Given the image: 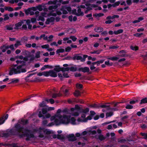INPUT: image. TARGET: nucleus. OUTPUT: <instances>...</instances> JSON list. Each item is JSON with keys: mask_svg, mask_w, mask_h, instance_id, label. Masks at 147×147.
<instances>
[{"mask_svg": "<svg viewBox=\"0 0 147 147\" xmlns=\"http://www.w3.org/2000/svg\"><path fill=\"white\" fill-rule=\"evenodd\" d=\"M28 123L27 119H19L18 123L16 124L14 127L11 129H8L4 131H0V136L7 138L13 136H16L20 138L26 136V140H28L30 138L34 137V134L36 133L39 137L42 138L45 134H49L53 133L52 131L45 129L43 127H40L33 129L28 127L24 128L21 125H24Z\"/></svg>", "mask_w": 147, "mask_h": 147, "instance_id": "1", "label": "nucleus"}, {"mask_svg": "<svg viewBox=\"0 0 147 147\" xmlns=\"http://www.w3.org/2000/svg\"><path fill=\"white\" fill-rule=\"evenodd\" d=\"M88 108L81 109L78 105H76L74 108H71L70 110L67 108L63 109H58L57 111L56 117H59V120L56 121V124L62 123L67 124L70 123L73 125H76L79 122H86L88 120L92 119V117L89 116L86 118V114L89 111Z\"/></svg>", "mask_w": 147, "mask_h": 147, "instance_id": "2", "label": "nucleus"}, {"mask_svg": "<svg viewBox=\"0 0 147 147\" xmlns=\"http://www.w3.org/2000/svg\"><path fill=\"white\" fill-rule=\"evenodd\" d=\"M55 108L52 107H49L46 106L45 108L42 109V113L41 111H40L38 114L39 117H42L43 119L48 118L51 117L49 113H46L47 111L54 110Z\"/></svg>", "mask_w": 147, "mask_h": 147, "instance_id": "3", "label": "nucleus"}, {"mask_svg": "<svg viewBox=\"0 0 147 147\" xmlns=\"http://www.w3.org/2000/svg\"><path fill=\"white\" fill-rule=\"evenodd\" d=\"M26 70L25 69H22L21 66L14 65L12 67L9 71V74L11 75L13 74L20 73L21 72H25Z\"/></svg>", "mask_w": 147, "mask_h": 147, "instance_id": "4", "label": "nucleus"}, {"mask_svg": "<svg viewBox=\"0 0 147 147\" xmlns=\"http://www.w3.org/2000/svg\"><path fill=\"white\" fill-rule=\"evenodd\" d=\"M57 8V6L55 5L54 6H50L48 8H47L45 7V5H44L43 10L44 11H47L48 10H49L51 12L50 14L53 16H56L57 15H61L62 13L61 12H57L55 11Z\"/></svg>", "mask_w": 147, "mask_h": 147, "instance_id": "5", "label": "nucleus"}, {"mask_svg": "<svg viewBox=\"0 0 147 147\" xmlns=\"http://www.w3.org/2000/svg\"><path fill=\"white\" fill-rule=\"evenodd\" d=\"M57 113V112L56 114L53 116H52L51 118V120L52 121H54L53 123H49L48 124V121L47 120H44L42 121V124L44 126H51L53 125H58L61 124H63L62 123H61L59 124H56V121L59 120V117H56L55 116L56 115Z\"/></svg>", "mask_w": 147, "mask_h": 147, "instance_id": "6", "label": "nucleus"}, {"mask_svg": "<svg viewBox=\"0 0 147 147\" xmlns=\"http://www.w3.org/2000/svg\"><path fill=\"white\" fill-rule=\"evenodd\" d=\"M96 133V131L95 130L84 131L81 133H77L76 134V136L77 137L82 138L83 137V136H87L88 134H94Z\"/></svg>", "mask_w": 147, "mask_h": 147, "instance_id": "7", "label": "nucleus"}, {"mask_svg": "<svg viewBox=\"0 0 147 147\" xmlns=\"http://www.w3.org/2000/svg\"><path fill=\"white\" fill-rule=\"evenodd\" d=\"M17 58L21 60H23L22 61L21 60H17L16 62L17 64L22 63L23 65H25V63L27 62V61H28V57H24L22 55L18 56L17 57Z\"/></svg>", "mask_w": 147, "mask_h": 147, "instance_id": "8", "label": "nucleus"}, {"mask_svg": "<svg viewBox=\"0 0 147 147\" xmlns=\"http://www.w3.org/2000/svg\"><path fill=\"white\" fill-rule=\"evenodd\" d=\"M86 5L88 6V11L92 9V8H95V9L96 10H100L102 9V8L98 6L97 5L87 4Z\"/></svg>", "mask_w": 147, "mask_h": 147, "instance_id": "9", "label": "nucleus"}, {"mask_svg": "<svg viewBox=\"0 0 147 147\" xmlns=\"http://www.w3.org/2000/svg\"><path fill=\"white\" fill-rule=\"evenodd\" d=\"M101 130L100 129H98L97 130V133L96 131V133L94 134H90V135H95V137L96 139H98L100 140H103L105 139V137L103 136V135L101 134L100 133H101Z\"/></svg>", "mask_w": 147, "mask_h": 147, "instance_id": "10", "label": "nucleus"}, {"mask_svg": "<svg viewBox=\"0 0 147 147\" xmlns=\"http://www.w3.org/2000/svg\"><path fill=\"white\" fill-rule=\"evenodd\" d=\"M61 10L63 14H67L68 13V12L71 11V8L69 6L65 5L62 7Z\"/></svg>", "mask_w": 147, "mask_h": 147, "instance_id": "11", "label": "nucleus"}, {"mask_svg": "<svg viewBox=\"0 0 147 147\" xmlns=\"http://www.w3.org/2000/svg\"><path fill=\"white\" fill-rule=\"evenodd\" d=\"M54 71H56V72H58L60 71H67L69 70V69L68 67L65 68L63 67H60V66L58 65L56 66L54 69Z\"/></svg>", "mask_w": 147, "mask_h": 147, "instance_id": "12", "label": "nucleus"}, {"mask_svg": "<svg viewBox=\"0 0 147 147\" xmlns=\"http://www.w3.org/2000/svg\"><path fill=\"white\" fill-rule=\"evenodd\" d=\"M45 101L46 102H45L44 101H43L39 105L40 107H44L45 105L46 104L48 103L49 102L51 104H53L54 102V100L52 98L49 99L46 98L45 99Z\"/></svg>", "mask_w": 147, "mask_h": 147, "instance_id": "13", "label": "nucleus"}, {"mask_svg": "<svg viewBox=\"0 0 147 147\" xmlns=\"http://www.w3.org/2000/svg\"><path fill=\"white\" fill-rule=\"evenodd\" d=\"M55 21V18L54 17H50L47 18L45 21L46 24L53 25L54 24Z\"/></svg>", "mask_w": 147, "mask_h": 147, "instance_id": "14", "label": "nucleus"}, {"mask_svg": "<svg viewBox=\"0 0 147 147\" xmlns=\"http://www.w3.org/2000/svg\"><path fill=\"white\" fill-rule=\"evenodd\" d=\"M74 59L80 60L82 62H84L85 59H83L82 55L81 54H79L75 55L73 57Z\"/></svg>", "mask_w": 147, "mask_h": 147, "instance_id": "15", "label": "nucleus"}, {"mask_svg": "<svg viewBox=\"0 0 147 147\" xmlns=\"http://www.w3.org/2000/svg\"><path fill=\"white\" fill-rule=\"evenodd\" d=\"M33 7L29 8L25 10V13L27 15L30 14V15H33L34 14V11H36L32 9Z\"/></svg>", "mask_w": 147, "mask_h": 147, "instance_id": "16", "label": "nucleus"}, {"mask_svg": "<svg viewBox=\"0 0 147 147\" xmlns=\"http://www.w3.org/2000/svg\"><path fill=\"white\" fill-rule=\"evenodd\" d=\"M25 21L26 20H22L16 24H15V27H14V28L15 29H19L22 24L24 23Z\"/></svg>", "mask_w": 147, "mask_h": 147, "instance_id": "17", "label": "nucleus"}, {"mask_svg": "<svg viewBox=\"0 0 147 147\" xmlns=\"http://www.w3.org/2000/svg\"><path fill=\"white\" fill-rule=\"evenodd\" d=\"M47 16V13L45 12L42 13L41 15L38 17V21L41 20L42 22L45 21L44 17H46Z\"/></svg>", "mask_w": 147, "mask_h": 147, "instance_id": "18", "label": "nucleus"}, {"mask_svg": "<svg viewBox=\"0 0 147 147\" xmlns=\"http://www.w3.org/2000/svg\"><path fill=\"white\" fill-rule=\"evenodd\" d=\"M68 140L69 141H74L76 140V138L73 134H69L68 136Z\"/></svg>", "mask_w": 147, "mask_h": 147, "instance_id": "19", "label": "nucleus"}, {"mask_svg": "<svg viewBox=\"0 0 147 147\" xmlns=\"http://www.w3.org/2000/svg\"><path fill=\"white\" fill-rule=\"evenodd\" d=\"M44 5H39L35 7H33V9L36 11L38 10L40 11H41L43 10Z\"/></svg>", "mask_w": 147, "mask_h": 147, "instance_id": "20", "label": "nucleus"}, {"mask_svg": "<svg viewBox=\"0 0 147 147\" xmlns=\"http://www.w3.org/2000/svg\"><path fill=\"white\" fill-rule=\"evenodd\" d=\"M66 87L63 86L61 88V91L63 92L65 96H68L69 94L68 90L65 88Z\"/></svg>", "mask_w": 147, "mask_h": 147, "instance_id": "21", "label": "nucleus"}, {"mask_svg": "<svg viewBox=\"0 0 147 147\" xmlns=\"http://www.w3.org/2000/svg\"><path fill=\"white\" fill-rule=\"evenodd\" d=\"M89 69L88 67H80L78 69V70L84 73L88 72L89 71Z\"/></svg>", "mask_w": 147, "mask_h": 147, "instance_id": "22", "label": "nucleus"}, {"mask_svg": "<svg viewBox=\"0 0 147 147\" xmlns=\"http://www.w3.org/2000/svg\"><path fill=\"white\" fill-rule=\"evenodd\" d=\"M48 94L50 96L52 95V97L53 98H55L61 95V94L60 93H59L58 94L54 93L53 94V92L51 91H50L49 92Z\"/></svg>", "mask_w": 147, "mask_h": 147, "instance_id": "23", "label": "nucleus"}, {"mask_svg": "<svg viewBox=\"0 0 147 147\" xmlns=\"http://www.w3.org/2000/svg\"><path fill=\"white\" fill-rule=\"evenodd\" d=\"M49 76L52 77H55L57 76V73L53 70H50L49 71Z\"/></svg>", "mask_w": 147, "mask_h": 147, "instance_id": "24", "label": "nucleus"}, {"mask_svg": "<svg viewBox=\"0 0 147 147\" xmlns=\"http://www.w3.org/2000/svg\"><path fill=\"white\" fill-rule=\"evenodd\" d=\"M106 58L108 59L111 60L112 61H117L118 59H119V57H118V56H117L113 57H109V56H107V57Z\"/></svg>", "mask_w": 147, "mask_h": 147, "instance_id": "25", "label": "nucleus"}, {"mask_svg": "<svg viewBox=\"0 0 147 147\" xmlns=\"http://www.w3.org/2000/svg\"><path fill=\"white\" fill-rule=\"evenodd\" d=\"M94 30L96 32H100L103 31V28L101 27H97L94 28Z\"/></svg>", "mask_w": 147, "mask_h": 147, "instance_id": "26", "label": "nucleus"}, {"mask_svg": "<svg viewBox=\"0 0 147 147\" xmlns=\"http://www.w3.org/2000/svg\"><path fill=\"white\" fill-rule=\"evenodd\" d=\"M13 25H7L5 26V28L7 30H12L14 28Z\"/></svg>", "mask_w": 147, "mask_h": 147, "instance_id": "27", "label": "nucleus"}, {"mask_svg": "<svg viewBox=\"0 0 147 147\" xmlns=\"http://www.w3.org/2000/svg\"><path fill=\"white\" fill-rule=\"evenodd\" d=\"M120 55H118L119 57H124L126 56L125 51L124 50H122L119 52Z\"/></svg>", "mask_w": 147, "mask_h": 147, "instance_id": "28", "label": "nucleus"}, {"mask_svg": "<svg viewBox=\"0 0 147 147\" xmlns=\"http://www.w3.org/2000/svg\"><path fill=\"white\" fill-rule=\"evenodd\" d=\"M84 15V13L83 12L81 11V10L79 8L78 9L77 12V13L76 14V15L79 16H83Z\"/></svg>", "mask_w": 147, "mask_h": 147, "instance_id": "29", "label": "nucleus"}, {"mask_svg": "<svg viewBox=\"0 0 147 147\" xmlns=\"http://www.w3.org/2000/svg\"><path fill=\"white\" fill-rule=\"evenodd\" d=\"M26 57H28V61H27V62L28 63L31 62L33 61L35 58V57L32 56H28Z\"/></svg>", "mask_w": 147, "mask_h": 147, "instance_id": "30", "label": "nucleus"}, {"mask_svg": "<svg viewBox=\"0 0 147 147\" xmlns=\"http://www.w3.org/2000/svg\"><path fill=\"white\" fill-rule=\"evenodd\" d=\"M19 81V80L18 78H13L11 80V81L9 84L16 83L18 82Z\"/></svg>", "mask_w": 147, "mask_h": 147, "instance_id": "31", "label": "nucleus"}, {"mask_svg": "<svg viewBox=\"0 0 147 147\" xmlns=\"http://www.w3.org/2000/svg\"><path fill=\"white\" fill-rule=\"evenodd\" d=\"M123 31V30L122 29H119L117 31H114V33L115 34H118L122 33Z\"/></svg>", "mask_w": 147, "mask_h": 147, "instance_id": "32", "label": "nucleus"}, {"mask_svg": "<svg viewBox=\"0 0 147 147\" xmlns=\"http://www.w3.org/2000/svg\"><path fill=\"white\" fill-rule=\"evenodd\" d=\"M0 49L2 50L3 52H5L7 49H8V47L7 46L4 45L3 46H1L0 47Z\"/></svg>", "mask_w": 147, "mask_h": 147, "instance_id": "33", "label": "nucleus"}, {"mask_svg": "<svg viewBox=\"0 0 147 147\" xmlns=\"http://www.w3.org/2000/svg\"><path fill=\"white\" fill-rule=\"evenodd\" d=\"M58 0H53L48 1V4L49 5L55 4L57 2Z\"/></svg>", "mask_w": 147, "mask_h": 147, "instance_id": "34", "label": "nucleus"}, {"mask_svg": "<svg viewBox=\"0 0 147 147\" xmlns=\"http://www.w3.org/2000/svg\"><path fill=\"white\" fill-rule=\"evenodd\" d=\"M144 20L143 17H140L138 18V19L136 20L133 22V23H136L140 22V21Z\"/></svg>", "mask_w": 147, "mask_h": 147, "instance_id": "35", "label": "nucleus"}, {"mask_svg": "<svg viewBox=\"0 0 147 147\" xmlns=\"http://www.w3.org/2000/svg\"><path fill=\"white\" fill-rule=\"evenodd\" d=\"M68 68L69 69V70L73 71H76L77 69V67L75 66H72L70 68L68 67Z\"/></svg>", "mask_w": 147, "mask_h": 147, "instance_id": "36", "label": "nucleus"}, {"mask_svg": "<svg viewBox=\"0 0 147 147\" xmlns=\"http://www.w3.org/2000/svg\"><path fill=\"white\" fill-rule=\"evenodd\" d=\"M4 8L5 10H7L9 11H12L13 10V8L10 7H5Z\"/></svg>", "mask_w": 147, "mask_h": 147, "instance_id": "37", "label": "nucleus"}, {"mask_svg": "<svg viewBox=\"0 0 147 147\" xmlns=\"http://www.w3.org/2000/svg\"><path fill=\"white\" fill-rule=\"evenodd\" d=\"M104 14L102 13H95L93 15V16L95 17H100L103 16Z\"/></svg>", "mask_w": 147, "mask_h": 147, "instance_id": "38", "label": "nucleus"}, {"mask_svg": "<svg viewBox=\"0 0 147 147\" xmlns=\"http://www.w3.org/2000/svg\"><path fill=\"white\" fill-rule=\"evenodd\" d=\"M147 103V98H145L142 99L140 102V104H144Z\"/></svg>", "mask_w": 147, "mask_h": 147, "instance_id": "39", "label": "nucleus"}, {"mask_svg": "<svg viewBox=\"0 0 147 147\" xmlns=\"http://www.w3.org/2000/svg\"><path fill=\"white\" fill-rule=\"evenodd\" d=\"M101 52V51L100 50H98L96 51H91L90 53L91 54H99Z\"/></svg>", "mask_w": 147, "mask_h": 147, "instance_id": "40", "label": "nucleus"}, {"mask_svg": "<svg viewBox=\"0 0 147 147\" xmlns=\"http://www.w3.org/2000/svg\"><path fill=\"white\" fill-rule=\"evenodd\" d=\"M41 52L40 51H38L35 54V57L36 58H38L40 57V54Z\"/></svg>", "mask_w": 147, "mask_h": 147, "instance_id": "41", "label": "nucleus"}, {"mask_svg": "<svg viewBox=\"0 0 147 147\" xmlns=\"http://www.w3.org/2000/svg\"><path fill=\"white\" fill-rule=\"evenodd\" d=\"M65 49H64L61 48L57 50L56 53H63Z\"/></svg>", "mask_w": 147, "mask_h": 147, "instance_id": "42", "label": "nucleus"}, {"mask_svg": "<svg viewBox=\"0 0 147 147\" xmlns=\"http://www.w3.org/2000/svg\"><path fill=\"white\" fill-rule=\"evenodd\" d=\"M113 115V113L112 112H107V113L106 115V118H108L109 117H110L112 116Z\"/></svg>", "mask_w": 147, "mask_h": 147, "instance_id": "43", "label": "nucleus"}, {"mask_svg": "<svg viewBox=\"0 0 147 147\" xmlns=\"http://www.w3.org/2000/svg\"><path fill=\"white\" fill-rule=\"evenodd\" d=\"M21 45V42L18 40L16 41V43L14 45V47L15 48H17L19 46Z\"/></svg>", "mask_w": 147, "mask_h": 147, "instance_id": "44", "label": "nucleus"}, {"mask_svg": "<svg viewBox=\"0 0 147 147\" xmlns=\"http://www.w3.org/2000/svg\"><path fill=\"white\" fill-rule=\"evenodd\" d=\"M80 94V92L78 90H76L75 91L74 95L75 96H79Z\"/></svg>", "mask_w": 147, "mask_h": 147, "instance_id": "45", "label": "nucleus"}, {"mask_svg": "<svg viewBox=\"0 0 147 147\" xmlns=\"http://www.w3.org/2000/svg\"><path fill=\"white\" fill-rule=\"evenodd\" d=\"M90 107H92L96 109L100 107L99 106L96 104L91 105H90Z\"/></svg>", "mask_w": 147, "mask_h": 147, "instance_id": "46", "label": "nucleus"}, {"mask_svg": "<svg viewBox=\"0 0 147 147\" xmlns=\"http://www.w3.org/2000/svg\"><path fill=\"white\" fill-rule=\"evenodd\" d=\"M63 0H58V1L60 3H61L63 4H65L68 3L69 1H63Z\"/></svg>", "mask_w": 147, "mask_h": 147, "instance_id": "47", "label": "nucleus"}, {"mask_svg": "<svg viewBox=\"0 0 147 147\" xmlns=\"http://www.w3.org/2000/svg\"><path fill=\"white\" fill-rule=\"evenodd\" d=\"M41 47L42 49H46L47 50L48 48H49V45L48 44H46L41 46Z\"/></svg>", "mask_w": 147, "mask_h": 147, "instance_id": "48", "label": "nucleus"}, {"mask_svg": "<svg viewBox=\"0 0 147 147\" xmlns=\"http://www.w3.org/2000/svg\"><path fill=\"white\" fill-rule=\"evenodd\" d=\"M45 34L41 35L40 36V39H41L42 38H43V39L45 40L48 39V37L47 36H45Z\"/></svg>", "mask_w": 147, "mask_h": 147, "instance_id": "49", "label": "nucleus"}, {"mask_svg": "<svg viewBox=\"0 0 147 147\" xmlns=\"http://www.w3.org/2000/svg\"><path fill=\"white\" fill-rule=\"evenodd\" d=\"M28 38L27 37L24 36L22 37L21 39V41L24 42L27 41L28 40Z\"/></svg>", "mask_w": 147, "mask_h": 147, "instance_id": "50", "label": "nucleus"}, {"mask_svg": "<svg viewBox=\"0 0 147 147\" xmlns=\"http://www.w3.org/2000/svg\"><path fill=\"white\" fill-rule=\"evenodd\" d=\"M128 117L127 116H124L121 118V120L123 122H125V123H127L128 122L127 121L125 120V119L127 118Z\"/></svg>", "mask_w": 147, "mask_h": 147, "instance_id": "51", "label": "nucleus"}, {"mask_svg": "<svg viewBox=\"0 0 147 147\" xmlns=\"http://www.w3.org/2000/svg\"><path fill=\"white\" fill-rule=\"evenodd\" d=\"M128 117L127 116H124L121 118V120L123 122H125V123H127L128 122L127 121L125 120V119L127 118Z\"/></svg>", "mask_w": 147, "mask_h": 147, "instance_id": "52", "label": "nucleus"}, {"mask_svg": "<svg viewBox=\"0 0 147 147\" xmlns=\"http://www.w3.org/2000/svg\"><path fill=\"white\" fill-rule=\"evenodd\" d=\"M63 73V76L64 77L68 78L69 76L68 75L67 72H65V71H62Z\"/></svg>", "mask_w": 147, "mask_h": 147, "instance_id": "53", "label": "nucleus"}, {"mask_svg": "<svg viewBox=\"0 0 147 147\" xmlns=\"http://www.w3.org/2000/svg\"><path fill=\"white\" fill-rule=\"evenodd\" d=\"M43 75L46 77L49 76V72L48 71H44L43 72Z\"/></svg>", "mask_w": 147, "mask_h": 147, "instance_id": "54", "label": "nucleus"}, {"mask_svg": "<svg viewBox=\"0 0 147 147\" xmlns=\"http://www.w3.org/2000/svg\"><path fill=\"white\" fill-rule=\"evenodd\" d=\"M4 18L3 19L5 21L8 20L9 19V16L8 14L4 15Z\"/></svg>", "mask_w": 147, "mask_h": 147, "instance_id": "55", "label": "nucleus"}, {"mask_svg": "<svg viewBox=\"0 0 147 147\" xmlns=\"http://www.w3.org/2000/svg\"><path fill=\"white\" fill-rule=\"evenodd\" d=\"M133 107V106L129 104L127 105L125 107V108L127 109H131Z\"/></svg>", "mask_w": 147, "mask_h": 147, "instance_id": "56", "label": "nucleus"}, {"mask_svg": "<svg viewBox=\"0 0 147 147\" xmlns=\"http://www.w3.org/2000/svg\"><path fill=\"white\" fill-rule=\"evenodd\" d=\"M30 98H27V99L23 100L22 101H19V102H18L17 103V104H22V103H24V102L27 101L29 99H30Z\"/></svg>", "mask_w": 147, "mask_h": 147, "instance_id": "57", "label": "nucleus"}, {"mask_svg": "<svg viewBox=\"0 0 147 147\" xmlns=\"http://www.w3.org/2000/svg\"><path fill=\"white\" fill-rule=\"evenodd\" d=\"M141 134L142 135V136L144 137V138L146 139H147V134L141 133Z\"/></svg>", "mask_w": 147, "mask_h": 147, "instance_id": "58", "label": "nucleus"}, {"mask_svg": "<svg viewBox=\"0 0 147 147\" xmlns=\"http://www.w3.org/2000/svg\"><path fill=\"white\" fill-rule=\"evenodd\" d=\"M130 48L132 50L134 51H136L138 49V48L137 46H131L130 47Z\"/></svg>", "mask_w": 147, "mask_h": 147, "instance_id": "59", "label": "nucleus"}, {"mask_svg": "<svg viewBox=\"0 0 147 147\" xmlns=\"http://www.w3.org/2000/svg\"><path fill=\"white\" fill-rule=\"evenodd\" d=\"M5 121L4 118L3 117L0 119V125L3 124Z\"/></svg>", "mask_w": 147, "mask_h": 147, "instance_id": "60", "label": "nucleus"}, {"mask_svg": "<svg viewBox=\"0 0 147 147\" xmlns=\"http://www.w3.org/2000/svg\"><path fill=\"white\" fill-rule=\"evenodd\" d=\"M127 4L128 5H131L132 3V0H127L126 1Z\"/></svg>", "mask_w": 147, "mask_h": 147, "instance_id": "61", "label": "nucleus"}, {"mask_svg": "<svg viewBox=\"0 0 147 147\" xmlns=\"http://www.w3.org/2000/svg\"><path fill=\"white\" fill-rule=\"evenodd\" d=\"M76 87L78 89L82 88V85L81 84H76Z\"/></svg>", "mask_w": 147, "mask_h": 147, "instance_id": "62", "label": "nucleus"}, {"mask_svg": "<svg viewBox=\"0 0 147 147\" xmlns=\"http://www.w3.org/2000/svg\"><path fill=\"white\" fill-rule=\"evenodd\" d=\"M53 36L52 35H50L48 38V39L47 40H48V42H50L52 40V39L53 38Z\"/></svg>", "mask_w": 147, "mask_h": 147, "instance_id": "63", "label": "nucleus"}, {"mask_svg": "<svg viewBox=\"0 0 147 147\" xmlns=\"http://www.w3.org/2000/svg\"><path fill=\"white\" fill-rule=\"evenodd\" d=\"M70 38H71L72 39V40L74 42L76 41L77 39V38L74 36H70Z\"/></svg>", "mask_w": 147, "mask_h": 147, "instance_id": "64", "label": "nucleus"}]
</instances>
